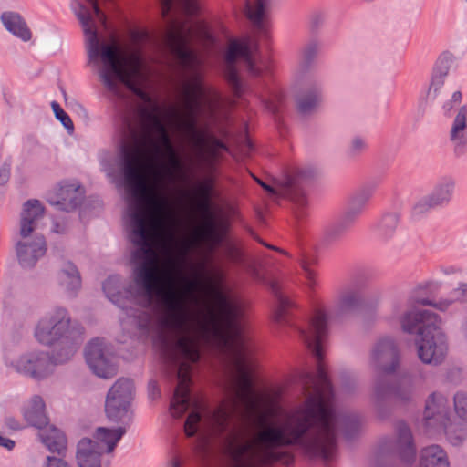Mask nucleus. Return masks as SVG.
I'll return each mask as SVG.
<instances>
[{"instance_id": "nucleus-34", "label": "nucleus", "mask_w": 467, "mask_h": 467, "mask_svg": "<svg viewBox=\"0 0 467 467\" xmlns=\"http://www.w3.org/2000/svg\"><path fill=\"white\" fill-rule=\"evenodd\" d=\"M269 288L275 296L277 307L274 318L277 323H286V317L290 309L295 306L293 301L287 297L281 290L280 285L276 281H271Z\"/></svg>"}, {"instance_id": "nucleus-15", "label": "nucleus", "mask_w": 467, "mask_h": 467, "mask_svg": "<svg viewBox=\"0 0 467 467\" xmlns=\"http://www.w3.org/2000/svg\"><path fill=\"white\" fill-rule=\"evenodd\" d=\"M457 182L451 175L439 177L434 182L431 191L413 207L414 214H423L432 209L447 207L454 198Z\"/></svg>"}, {"instance_id": "nucleus-26", "label": "nucleus", "mask_w": 467, "mask_h": 467, "mask_svg": "<svg viewBox=\"0 0 467 467\" xmlns=\"http://www.w3.org/2000/svg\"><path fill=\"white\" fill-rule=\"evenodd\" d=\"M154 126L160 134V140L164 145L165 154L167 157L166 164H162V168L167 175L173 177L175 172L182 170V162L176 150L171 143L170 137L164 125L155 117L152 116Z\"/></svg>"}, {"instance_id": "nucleus-37", "label": "nucleus", "mask_w": 467, "mask_h": 467, "mask_svg": "<svg viewBox=\"0 0 467 467\" xmlns=\"http://www.w3.org/2000/svg\"><path fill=\"white\" fill-rule=\"evenodd\" d=\"M354 223L353 221L343 214L338 221L327 227L324 236L325 243L327 244H332L340 241Z\"/></svg>"}, {"instance_id": "nucleus-2", "label": "nucleus", "mask_w": 467, "mask_h": 467, "mask_svg": "<svg viewBox=\"0 0 467 467\" xmlns=\"http://www.w3.org/2000/svg\"><path fill=\"white\" fill-rule=\"evenodd\" d=\"M328 317L323 310H317L307 327L299 333L317 358V374H307L304 389L307 395L304 404L287 415L278 425L270 424L260 431L255 441L244 440V426L254 418L258 410L239 397H229L214 410L207 412L202 420V409L196 408L187 417L184 431L193 437L202 425L213 436L221 439L223 453L232 467H266L275 462L290 465L294 455L283 447L297 446L310 458H331L336 448L337 436L341 431L347 439L353 438L360 429L357 414L337 411L334 403V391L322 363L321 344L328 334Z\"/></svg>"}, {"instance_id": "nucleus-47", "label": "nucleus", "mask_w": 467, "mask_h": 467, "mask_svg": "<svg viewBox=\"0 0 467 467\" xmlns=\"http://www.w3.org/2000/svg\"><path fill=\"white\" fill-rule=\"evenodd\" d=\"M11 174V162L5 161L0 167V185H5Z\"/></svg>"}, {"instance_id": "nucleus-58", "label": "nucleus", "mask_w": 467, "mask_h": 467, "mask_svg": "<svg viewBox=\"0 0 467 467\" xmlns=\"http://www.w3.org/2000/svg\"><path fill=\"white\" fill-rule=\"evenodd\" d=\"M462 99V94L460 90H456L451 94V100L455 104H460Z\"/></svg>"}, {"instance_id": "nucleus-56", "label": "nucleus", "mask_w": 467, "mask_h": 467, "mask_svg": "<svg viewBox=\"0 0 467 467\" xmlns=\"http://www.w3.org/2000/svg\"><path fill=\"white\" fill-rule=\"evenodd\" d=\"M440 272L445 275H449L460 273V270L454 266H441L440 267Z\"/></svg>"}, {"instance_id": "nucleus-7", "label": "nucleus", "mask_w": 467, "mask_h": 467, "mask_svg": "<svg viewBox=\"0 0 467 467\" xmlns=\"http://www.w3.org/2000/svg\"><path fill=\"white\" fill-rule=\"evenodd\" d=\"M44 207L38 200L25 202L20 219L21 240L15 244L16 255L19 265L24 269H32L47 253V246L42 234H30L36 229L37 221L43 217Z\"/></svg>"}, {"instance_id": "nucleus-17", "label": "nucleus", "mask_w": 467, "mask_h": 467, "mask_svg": "<svg viewBox=\"0 0 467 467\" xmlns=\"http://www.w3.org/2000/svg\"><path fill=\"white\" fill-rule=\"evenodd\" d=\"M380 456L392 455L398 457L403 463L411 464L416 459V447L410 428L400 422L397 427V437L383 440L379 447Z\"/></svg>"}, {"instance_id": "nucleus-32", "label": "nucleus", "mask_w": 467, "mask_h": 467, "mask_svg": "<svg viewBox=\"0 0 467 467\" xmlns=\"http://www.w3.org/2000/svg\"><path fill=\"white\" fill-rule=\"evenodd\" d=\"M420 467H450L447 452L440 445H431L420 452Z\"/></svg>"}, {"instance_id": "nucleus-42", "label": "nucleus", "mask_w": 467, "mask_h": 467, "mask_svg": "<svg viewBox=\"0 0 467 467\" xmlns=\"http://www.w3.org/2000/svg\"><path fill=\"white\" fill-rule=\"evenodd\" d=\"M454 410L457 416L467 420V391H457L453 397Z\"/></svg>"}, {"instance_id": "nucleus-19", "label": "nucleus", "mask_w": 467, "mask_h": 467, "mask_svg": "<svg viewBox=\"0 0 467 467\" xmlns=\"http://www.w3.org/2000/svg\"><path fill=\"white\" fill-rule=\"evenodd\" d=\"M198 209L204 217L201 230L196 232L198 238L206 239L214 245L221 244L227 234V223L217 221L212 200L201 199L198 202Z\"/></svg>"}, {"instance_id": "nucleus-51", "label": "nucleus", "mask_w": 467, "mask_h": 467, "mask_svg": "<svg viewBox=\"0 0 467 467\" xmlns=\"http://www.w3.org/2000/svg\"><path fill=\"white\" fill-rule=\"evenodd\" d=\"M149 396L151 400H155L161 394L158 384L154 380H150L148 384Z\"/></svg>"}, {"instance_id": "nucleus-50", "label": "nucleus", "mask_w": 467, "mask_h": 467, "mask_svg": "<svg viewBox=\"0 0 467 467\" xmlns=\"http://www.w3.org/2000/svg\"><path fill=\"white\" fill-rule=\"evenodd\" d=\"M5 426L13 431H18L22 429L20 422L12 416L5 418Z\"/></svg>"}, {"instance_id": "nucleus-60", "label": "nucleus", "mask_w": 467, "mask_h": 467, "mask_svg": "<svg viewBox=\"0 0 467 467\" xmlns=\"http://www.w3.org/2000/svg\"><path fill=\"white\" fill-rule=\"evenodd\" d=\"M269 410L273 413L278 410L277 400L274 398L269 399Z\"/></svg>"}, {"instance_id": "nucleus-39", "label": "nucleus", "mask_w": 467, "mask_h": 467, "mask_svg": "<svg viewBox=\"0 0 467 467\" xmlns=\"http://www.w3.org/2000/svg\"><path fill=\"white\" fill-rule=\"evenodd\" d=\"M447 76L432 70L431 82L427 90L425 104L433 103L441 94Z\"/></svg>"}, {"instance_id": "nucleus-29", "label": "nucleus", "mask_w": 467, "mask_h": 467, "mask_svg": "<svg viewBox=\"0 0 467 467\" xmlns=\"http://www.w3.org/2000/svg\"><path fill=\"white\" fill-rule=\"evenodd\" d=\"M38 437L42 443L53 453L64 455L67 450V439L65 434L54 425L47 423L42 429H38Z\"/></svg>"}, {"instance_id": "nucleus-59", "label": "nucleus", "mask_w": 467, "mask_h": 467, "mask_svg": "<svg viewBox=\"0 0 467 467\" xmlns=\"http://www.w3.org/2000/svg\"><path fill=\"white\" fill-rule=\"evenodd\" d=\"M454 105H456V104L454 102H452L451 99L444 102L442 105V109L444 111V114L447 115L453 109Z\"/></svg>"}, {"instance_id": "nucleus-64", "label": "nucleus", "mask_w": 467, "mask_h": 467, "mask_svg": "<svg viewBox=\"0 0 467 467\" xmlns=\"http://www.w3.org/2000/svg\"><path fill=\"white\" fill-rule=\"evenodd\" d=\"M154 150H155V152L160 156L161 155V147L159 145H154Z\"/></svg>"}, {"instance_id": "nucleus-48", "label": "nucleus", "mask_w": 467, "mask_h": 467, "mask_svg": "<svg viewBox=\"0 0 467 467\" xmlns=\"http://www.w3.org/2000/svg\"><path fill=\"white\" fill-rule=\"evenodd\" d=\"M301 265L304 270L305 276L308 280V285H312L315 283V272L309 267L308 264L305 260L302 261Z\"/></svg>"}, {"instance_id": "nucleus-54", "label": "nucleus", "mask_w": 467, "mask_h": 467, "mask_svg": "<svg viewBox=\"0 0 467 467\" xmlns=\"http://www.w3.org/2000/svg\"><path fill=\"white\" fill-rule=\"evenodd\" d=\"M15 441L4 437L0 434V446L5 448L7 451H12L15 448Z\"/></svg>"}, {"instance_id": "nucleus-3", "label": "nucleus", "mask_w": 467, "mask_h": 467, "mask_svg": "<svg viewBox=\"0 0 467 467\" xmlns=\"http://www.w3.org/2000/svg\"><path fill=\"white\" fill-rule=\"evenodd\" d=\"M161 8L169 24L166 34L167 46L181 65L191 72L189 83L184 90L187 119L183 127L198 150L200 163L206 171L213 173L221 157L220 150L228 151V147L210 132L208 126L202 129L199 126V117L207 90L199 72L201 60L189 47L194 34L193 28L187 26L185 22L180 21L177 17L170 16L173 10L188 16H195L199 12V5L196 0H161Z\"/></svg>"}, {"instance_id": "nucleus-49", "label": "nucleus", "mask_w": 467, "mask_h": 467, "mask_svg": "<svg viewBox=\"0 0 467 467\" xmlns=\"http://www.w3.org/2000/svg\"><path fill=\"white\" fill-rule=\"evenodd\" d=\"M47 467H69L67 462L60 458H57L54 456L47 457Z\"/></svg>"}, {"instance_id": "nucleus-1", "label": "nucleus", "mask_w": 467, "mask_h": 467, "mask_svg": "<svg viewBox=\"0 0 467 467\" xmlns=\"http://www.w3.org/2000/svg\"><path fill=\"white\" fill-rule=\"evenodd\" d=\"M121 171L127 192L130 219V240L137 246L131 258L136 264L133 282L149 301H156L162 313L161 324L175 333L173 341L163 338V356L175 369L178 384L171 401L172 416L181 417L192 406L190 385L193 364L200 359V346L216 341L230 356L236 370L234 389L230 395L239 397L253 408L256 405L255 385L248 358L252 353L243 333L241 320L245 312V302L224 284V275L218 273V285H212L214 309L205 319L192 318L186 302L195 298L203 284L199 272L193 277L182 274L180 262L181 288L175 287L174 278L160 275L158 256L152 242L163 223L167 201L150 187L143 173V156L136 147L122 144Z\"/></svg>"}, {"instance_id": "nucleus-62", "label": "nucleus", "mask_w": 467, "mask_h": 467, "mask_svg": "<svg viewBox=\"0 0 467 467\" xmlns=\"http://www.w3.org/2000/svg\"><path fill=\"white\" fill-rule=\"evenodd\" d=\"M167 467H182V462L178 458L174 457L168 462Z\"/></svg>"}, {"instance_id": "nucleus-52", "label": "nucleus", "mask_w": 467, "mask_h": 467, "mask_svg": "<svg viewBox=\"0 0 467 467\" xmlns=\"http://www.w3.org/2000/svg\"><path fill=\"white\" fill-rule=\"evenodd\" d=\"M87 1L91 5V6L93 8V12H94L95 16H97V18L99 21H101L103 24H105L106 17H105L104 14L102 13V11L99 9L97 0H87Z\"/></svg>"}, {"instance_id": "nucleus-14", "label": "nucleus", "mask_w": 467, "mask_h": 467, "mask_svg": "<svg viewBox=\"0 0 467 467\" xmlns=\"http://www.w3.org/2000/svg\"><path fill=\"white\" fill-rule=\"evenodd\" d=\"M400 362V349L396 340L389 336L379 337L370 350L369 364L376 376L387 377L394 374Z\"/></svg>"}, {"instance_id": "nucleus-22", "label": "nucleus", "mask_w": 467, "mask_h": 467, "mask_svg": "<svg viewBox=\"0 0 467 467\" xmlns=\"http://www.w3.org/2000/svg\"><path fill=\"white\" fill-rule=\"evenodd\" d=\"M296 109L302 115L313 113L322 101V83L319 79L311 78L306 89L296 97Z\"/></svg>"}, {"instance_id": "nucleus-63", "label": "nucleus", "mask_w": 467, "mask_h": 467, "mask_svg": "<svg viewBox=\"0 0 467 467\" xmlns=\"http://www.w3.org/2000/svg\"><path fill=\"white\" fill-rule=\"evenodd\" d=\"M265 244L266 247L270 248V249H273V250H275V251H278V252H280V253H283V254H286V253H285V251H283V250H281V249H279V248H277V247H275V246L268 245V244Z\"/></svg>"}, {"instance_id": "nucleus-55", "label": "nucleus", "mask_w": 467, "mask_h": 467, "mask_svg": "<svg viewBox=\"0 0 467 467\" xmlns=\"http://www.w3.org/2000/svg\"><path fill=\"white\" fill-rule=\"evenodd\" d=\"M67 226L65 222L59 223L57 221L53 223L52 231L56 234H65Z\"/></svg>"}, {"instance_id": "nucleus-46", "label": "nucleus", "mask_w": 467, "mask_h": 467, "mask_svg": "<svg viewBox=\"0 0 467 467\" xmlns=\"http://www.w3.org/2000/svg\"><path fill=\"white\" fill-rule=\"evenodd\" d=\"M442 285V282L439 280H427L418 285V290L427 291L430 293L438 292Z\"/></svg>"}, {"instance_id": "nucleus-11", "label": "nucleus", "mask_w": 467, "mask_h": 467, "mask_svg": "<svg viewBox=\"0 0 467 467\" xmlns=\"http://www.w3.org/2000/svg\"><path fill=\"white\" fill-rule=\"evenodd\" d=\"M256 182L271 196H285L292 200L299 208L307 204L305 186L312 180L313 172L309 170H296L286 173L283 179L271 186L262 180L254 177Z\"/></svg>"}, {"instance_id": "nucleus-30", "label": "nucleus", "mask_w": 467, "mask_h": 467, "mask_svg": "<svg viewBox=\"0 0 467 467\" xmlns=\"http://www.w3.org/2000/svg\"><path fill=\"white\" fill-rule=\"evenodd\" d=\"M412 301L414 304L431 306L440 311H446L456 302L467 303V283L461 284L457 288L452 289L447 298L434 301L429 298L413 297Z\"/></svg>"}, {"instance_id": "nucleus-23", "label": "nucleus", "mask_w": 467, "mask_h": 467, "mask_svg": "<svg viewBox=\"0 0 467 467\" xmlns=\"http://www.w3.org/2000/svg\"><path fill=\"white\" fill-rule=\"evenodd\" d=\"M128 427L129 425L126 424H119L116 428L98 427L91 440L98 444V448L103 453H112L119 441L127 432Z\"/></svg>"}, {"instance_id": "nucleus-8", "label": "nucleus", "mask_w": 467, "mask_h": 467, "mask_svg": "<svg viewBox=\"0 0 467 467\" xmlns=\"http://www.w3.org/2000/svg\"><path fill=\"white\" fill-rule=\"evenodd\" d=\"M134 285H136L134 283ZM136 290L132 291V285H130L127 288L122 285L121 277L118 275L109 276L102 285V288L107 297L119 308H121L127 317L130 319V323L134 325L142 335H148L152 327V316L145 310L140 308H133L122 304V289L126 294L130 296H140L139 294L138 286ZM144 296L143 295H141Z\"/></svg>"}, {"instance_id": "nucleus-40", "label": "nucleus", "mask_w": 467, "mask_h": 467, "mask_svg": "<svg viewBox=\"0 0 467 467\" xmlns=\"http://www.w3.org/2000/svg\"><path fill=\"white\" fill-rule=\"evenodd\" d=\"M455 61V57L450 51L442 52L435 61L433 71L448 76L451 67Z\"/></svg>"}, {"instance_id": "nucleus-44", "label": "nucleus", "mask_w": 467, "mask_h": 467, "mask_svg": "<svg viewBox=\"0 0 467 467\" xmlns=\"http://www.w3.org/2000/svg\"><path fill=\"white\" fill-rule=\"evenodd\" d=\"M226 257L233 263L239 264L242 262L243 255L238 247L232 244H228L224 247Z\"/></svg>"}, {"instance_id": "nucleus-10", "label": "nucleus", "mask_w": 467, "mask_h": 467, "mask_svg": "<svg viewBox=\"0 0 467 467\" xmlns=\"http://www.w3.org/2000/svg\"><path fill=\"white\" fill-rule=\"evenodd\" d=\"M133 393L134 383L130 379L119 378L112 385L105 400V413L109 421L130 425L132 419L130 403Z\"/></svg>"}, {"instance_id": "nucleus-43", "label": "nucleus", "mask_w": 467, "mask_h": 467, "mask_svg": "<svg viewBox=\"0 0 467 467\" xmlns=\"http://www.w3.org/2000/svg\"><path fill=\"white\" fill-rule=\"evenodd\" d=\"M368 149L367 141L361 137H354L347 149V156L356 158L362 154Z\"/></svg>"}, {"instance_id": "nucleus-21", "label": "nucleus", "mask_w": 467, "mask_h": 467, "mask_svg": "<svg viewBox=\"0 0 467 467\" xmlns=\"http://www.w3.org/2000/svg\"><path fill=\"white\" fill-rule=\"evenodd\" d=\"M83 193L79 185L63 182L57 189L56 197L48 199V202L60 211L69 213L80 205L83 200Z\"/></svg>"}, {"instance_id": "nucleus-45", "label": "nucleus", "mask_w": 467, "mask_h": 467, "mask_svg": "<svg viewBox=\"0 0 467 467\" xmlns=\"http://www.w3.org/2000/svg\"><path fill=\"white\" fill-rule=\"evenodd\" d=\"M199 193L201 199L212 200L213 194V181L207 179L200 187Z\"/></svg>"}, {"instance_id": "nucleus-12", "label": "nucleus", "mask_w": 467, "mask_h": 467, "mask_svg": "<svg viewBox=\"0 0 467 467\" xmlns=\"http://www.w3.org/2000/svg\"><path fill=\"white\" fill-rule=\"evenodd\" d=\"M416 377L411 374L400 375L393 384L387 377L379 375L374 379L373 400L379 407L390 398L400 402H410L416 397Z\"/></svg>"}, {"instance_id": "nucleus-31", "label": "nucleus", "mask_w": 467, "mask_h": 467, "mask_svg": "<svg viewBox=\"0 0 467 467\" xmlns=\"http://www.w3.org/2000/svg\"><path fill=\"white\" fill-rule=\"evenodd\" d=\"M25 420L27 423L37 429H42L48 423V418L45 410V402L42 397L35 395L32 397L27 407L23 412Z\"/></svg>"}, {"instance_id": "nucleus-28", "label": "nucleus", "mask_w": 467, "mask_h": 467, "mask_svg": "<svg viewBox=\"0 0 467 467\" xmlns=\"http://www.w3.org/2000/svg\"><path fill=\"white\" fill-rule=\"evenodd\" d=\"M0 20L4 27L14 36L23 42H28L32 38V32L22 16L14 11H5L1 14Z\"/></svg>"}, {"instance_id": "nucleus-35", "label": "nucleus", "mask_w": 467, "mask_h": 467, "mask_svg": "<svg viewBox=\"0 0 467 467\" xmlns=\"http://www.w3.org/2000/svg\"><path fill=\"white\" fill-rule=\"evenodd\" d=\"M400 216L397 213H385L375 227L376 237L383 242L391 239L398 229Z\"/></svg>"}, {"instance_id": "nucleus-27", "label": "nucleus", "mask_w": 467, "mask_h": 467, "mask_svg": "<svg viewBox=\"0 0 467 467\" xmlns=\"http://www.w3.org/2000/svg\"><path fill=\"white\" fill-rule=\"evenodd\" d=\"M362 302L359 292L355 290L342 292L333 308L334 317L344 319L353 315L362 306Z\"/></svg>"}, {"instance_id": "nucleus-61", "label": "nucleus", "mask_w": 467, "mask_h": 467, "mask_svg": "<svg viewBox=\"0 0 467 467\" xmlns=\"http://www.w3.org/2000/svg\"><path fill=\"white\" fill-rule=\"evenodd\" d=\"M461 333L464 339L467 341V317L462 320L461 324Z\"/></svg>"}, {"instance_id": "nucleus-4", "label": "nucleus", "mask_w": 467, "mask_h": 467, "mask_svg": "<svg viewBox=\"0 0 467 467\" xmlns=\"http://www.w3.org/2000/svg\"><path fill=\"white\" fill-rule=\"evenodd\" d=\"M70 6L85 33L88 63L98 65L99 59L101 60L103 67L99 77L104 86L113 94L121 96L119 85L122 84L141 100L150 103L151 98L140 86L143 67L140 49L134 48L123 57L116 41L100 43L91 13L81 2L73 0Z\"/></svg>"}, {"instance_id": "nucleus-5", "label": "nucleus", "mask_w": 467, "mask_h": 467, "mask_svg": "<svg viewBox=\"0 0 467 467\" xmlns=\"http://www.w3.org/2000/svg\"><path fill=\"white\" fill-rule=\"evenodd\" d=\"M85 328L72 321L65 307H55L38 321L35 337L45 346L52 347L53 360L65 364L77 353L84 340Z\"/></svg>"}, {"instance_id": "nucleus-36", "label": "nucleus", "mask_w": 467, "mask_h": 467, "mask_svg": "<svg viewBox=\"0 0 467 467\" xmlns=\"http://www.w3.org/2000/svg\"><path fill=\"white\" fill-rule=\"evenodd\" d=\"M271 0H254L253 3H246V15L254 26L261 31H265L264 16L270 9Z\"/></svg>"}, {"instance_id": "nucleus-24", "label": "nucleus", "mask_w": 467, "mask_h": 467, "mask_svg": "<svg viewBox=\"0 0 467 467\" xmlns=\"http://www.w3.org/2000/svg\"><path fill=\"white\" fill-rule=\"evenodd\" d=\"M377 187V181L368 182L366 184L360 187L351 197L344 215L356 223L358 218L365 210L367 203L372 197Z\"/></svg>"}, {"instance_id": "nucleus-33", "label": "nucleus", "mask_w": 467, "mask_h": 467, "mask_svg": "<svg viewBox=\"0 0 467 467\" xmlns=\"http://www.w3.org/2000/svg\"><path fill=\"white\" fill-rule=\"evenodd\" d=\"M57 279L61 287L68 293L69 296H75L76 292L81 286V278L78 268L67 262L57 275Z\"/></svg>"}, {"instance_id": "nucleus-41", "label": "nucleus", "mask_w": 467, "mask_h": 467, "mask_svg": "<svg viewBox=\"0 0 467 467\" xmlns=\"http://www.w3.org/2000/svg\"><path fill=\"white\" fill-rule=\"evenodd\" d=\"M51 109L53 110L55 118L67 130L68 134H72L74 132V124L69 115L60 107V105L57 101L51 102Z\"/></svg>"}, {"instance_id": "nucleus-25", "label": "nucleus", "mask_w": 467, "mask_h": 467, "mask_svg": "<svg viewBox=\"0 0 467 467\" xmlns=\"http://www.w3.org/2000/svg\"><path fill=\"white\" fill-rule=\"evenodd\" d=\"M103 452L90 438H82L77 445L76 459L78 467H102Z\"/></svg>"}, {"instance_id": "nucleus-18", "label": "nucleus", "mask_w": 467, "mask_h": 467, "mask_svg": "<svg viewBox=\"0 0 467 467\" xmlns=\"http://www.w3.org/2000/svg\"><path fill=\"white\" fill-rule=\"evenodd\" d=\"M55 365L53 353L49 355L41 350L26 352L11 362L17 373L38 380L50 375Z\"/></svg>"}, {"instance_id": "nucleus-13", "label": "nucleus", "mask_w": 467, "mask_h": 467, "mask_svg": "<svg viewBox=\"0 0 467 467\" xmlns=\"http://www.w3.org/2000/svg\"><path fill=\"white\" fill-rule=\"evenodd\" d=\"M238 57L244 58L247 71L250 75L258 77L262 73L261 68L255 65V62L252 57L249 45L237 40L232 41L229 44L225 54L226 67L224 75L234 95L236 98L242 97L244 92V83L235 67V62Z\"/></svg>"}, {"instance_id": "nucleus-6", "label": "nucleus", "mask_w": 467, "mask_h": 467, "mask_svg": "<svg viewBox=\"0 0 467 467\" xmlns=\"http://www.w3.org/2000/svg\"><path fill=\"white\" fill-rule=\"evenodd\" d=\"M404 332L416 334L419 358L425 364H441L448 350L447 337L442 331L440 317L429 310L412 309L400 317Z\"/></svg>"}, {"instance_id": "nucleus-20", "label": "nucleus", "mask_w": 467, "mask_h": 467, "mask_svg": "<svg viewBox=\"0 0 467 467\" xmlns=\"http://www.w3.org/2000/svg\"><path fill=\"white\" fill-rule=\"evenodd\" d=\"M448 141L455 156L461 157L467 152V103L455 110L448 131Z\"/></svg>"}, {"instance_id": "nucleus-38", "label": "nucleus", "mask_w": 467, "mask_h": 467, "mask_svg": "<svg viewBox=\"0 0 467 467\" xmlns=\"http://www.w3.org/2000/svg\"><path fill=\"white\" fill-rule=\"evenodd\" d=\"M321 48V43L317 38L309 39L301 49L299 68L302 72L308 71Z\"/></svg>"}, {"instance_id": "nucleus-16", "label": "nucleus", "mask_w": 467, "mask_h": 467, "mask_svg": "<svg viewBox=\"0 0 467 467\" xmlns=\"http://www.w3.org/2000/svg\"><path fill=\"white\" fill-rule=\"evenodd\" d=\"M85 359L90 370L101 379H111L118 373L115 357L101 338L91 339L87 344Z\"/></svg>"}, {"instance_id": "nucleus-9", "label": "nucleus", "mask_w": 467, "mask_h": 467, "mask_svg": "<svg viewBox=\"0 0 467 467\" xmlns=\"http://www.w3.org/2000/svg\"><path fill=\"white\" fill-rule=\"evenodd\" d=\"M446 399L437 392L431 394L426 401L424 420L428 427H434L435 422L441 421L447 441L452 446H461L467 438V420L451 421L446 418Z\"/></svg>"}, {"instance_id": "nucleus-57", "label": "nucleus", "mask_w": 467, "mask_h": 467, "mask_svg": "<svg viewBox=\"0 0 467 467\" xmlns=\"http://www.w3.org/2000/svg\"><path fill=\"white\" fill-rule=\"evenodd\" d=\"M75 109L78 111V114H81L84 118H88V110L84 108V106L78 102H75L74 104Z\"/></svg>"}, {"instance_id": "nucleus-53", "label": "nucleus", "mask_w": 467, "mask_h": 467, "mask_svg": "<svg viewBox=\"0 0 467 467\" xmlns=\"http://www.w3.org/2000/svg\"><path fill=\"white\" fill-rule=\"evenodd\" d=\"M324 22V16L321 14H314L311 17L312 29H318Z\"/></svg>"}]
</instances>
